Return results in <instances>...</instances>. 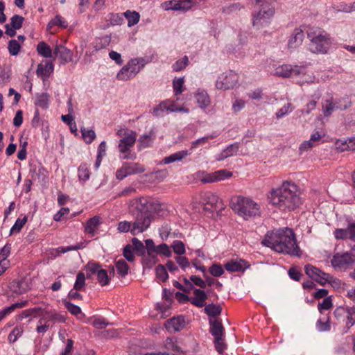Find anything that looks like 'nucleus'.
<instances>
[{
	"label": "nucleus",
	"instance_id": "31",
	"mask_svg": "<svg viewBox=\"0 0 355 355\" xmlns=\"http://www.w3.org/2000/svg\"><path fill=\"white\" fill-rule=\"evenodd\" d=\"M195 99L200 108L207 107L211 103L208 94L204 90H198L195 94Z\"/></svg>",
	"mask_w": 355,
	"mask_h": 355
},
{
	"label": "nucleus",
	"instance_id": "13",
	"mask_svg": "<svg viewBox=\"0 0 355 355\" xmlns=\"http://www.w3.org/2000/svg\"><path fill=\"white\" fill-rule=\"evenodd\" d=\"M304 70V67L282 64L275 69V75L282 78H289L292 76H298Z\"/></svg>",
	"mask_w": 355,
	"mask_h": 355
},
{
	"label": "nucleus",
	"instance_id": "60",
	"mask_svg": "<svg viewBox=\"0 0 355 355\" xmlns=\"http://www.w3.org/2000/svg\"><path fill=\"white\" fill-rule=\"evenodd\" d=\"M153 140V133L141 135L139 139V143L142 148H146Z\"/></svg>",
	"mask_w": 355,
	"mask_h": 355
},
{
	"label": "nucleus",
	"instance_id": "57",
	"mask_svg": "<svg viewBox=\"0 0 355 355\" xmlns=\"http://www.w3.org/2000/svg\"><path fill=\"white\" fill-rule=\"evenodd\" d=\"M332 307V299L327 297L323 299L322 302L318 305V310L322 312L324 310H329Z\"/></svg>",
	"mask_w": 355,
	"mask_h": 355
},
{
	"label": "nucleus",
	"instance_id": "11",
	"mask_svg": "<svg viewBox=\"0 0 355 355\" xmlns=\"http://www.w3.org/2000/svg\"><path fill=\"white\" fill-rule=\"evenodd\" d=\"M145 171V167L139 163H125L116 173L119 180H122L128 175L141 173Z\"/></svg>",
	"mask_w": 355,
	"mask_h": 355
},
{
	"label": "nucleus",
	"instance_id": "51",
	"mask_svg": "<svg viewBox=\"0 0 355 355\" xmlns=\"http://www.w3.org/2000/svg\"><path fill=\"white\" fill-rule=\"evenodd\" d=\"M21 49V45L19 43L15 40H12L8 43V51L10 55H17Z\"/></svg>",
	"mask_w": 355,
	"mask_h": 355
},
{
	"label": "nucleus",
	"instance_id": "48",
	"mask_svg": "<svg viewBox=\"0 0 355 355\" xmlns=\"http://www.w3.org/2000/svg\"><path fill=\"white\" fill-rule=\"evenodd\" d=\"M65 308L73 315L78 316L82 313L80 308L69 302L66 300L63 301Z\"/></svg>",
	"mask_w": 355,
	"mask_h": 355
},
{
	"label": "nucleus",
	"instance_id": "10",
	"mask_svg": "<svg viewBox=\"0 0 355 355\" xmlns=\"http://www.w3.org/2000/svg\"><path fill=\"white\" fill-rule=\"evenodd\" d=\"M139 60L137 58L131 60L117 74L120 80H128L135 77L140 71Z\"/></svg>",
	"mask_w": 355,
	"mask_h": 355
},
{
	"label": "nucleus",
	"instance_id": "43",
	"mask_svg": "<svg viewBox=\"0 0 355 355\" xmlns=\"http://www.w3.org/2000/svg\"><path fill=\"white\" fill-rule=\"evenodd\" d=\"M85 286V275L83 272H79L77 274L76 279L73 286L74 290L80 291Z\"/></svg>",
	"mask_w": 355,
	"mask_h": 355
},
{
	"label": "nucleus",
	"instance_id": "2",
	"mask_svg": "<svg viewBox=\"0 0 355 355\" xmlns=\"http://www.w3.org/2000/svg\"><path fill=\"white\" fill-rule=\"evenodd\" d=\"M261 243L279 253L300 255V248L296 243L295 234L290 228L268 232Z\"/></svg>",
	"mask_w": 355,
	"mask_h": 355
},
{
	"label": "nucleus",
	"instance_id": "39",
	"mask_svg": "<svg viewBox=\"0 0 355 355\" xmlns=\"http://www.w3.org/2000/svg\"><path fill=\"white\" fill-rule=\"evenodd\" d=\"M123 15L128 19V26L130 27L137 24L139 21L140 15L137 12L128 10Z\"/></svg>",
	"mask_w": 355,
	"mask_h": 355
},
{
	"label": "nucleus",
	"instance_id": "15",
	"mask_svg": "<svg viewBox=\"0 0 355 355\" xmlns=\"http://www.w3.org/2000/svg\"><path fill=\"white\" fill-rule=\"evenodd\" d=\"M220 202V198L216 193L207 191L201 194L200 203L205 210L212 211L216 208Z\"/></svg>",
	"mask_w": 355,
	"mask_h": 355
},
{
	"label": "nucleus",
	"instance_id": "3",
	"mask_svg": "<svg viewBox=\"0 0 355 355\" xmlns=\"http://www.w3.org/2000/svg\"><path fill=\"white\" fill-rule=\"evenodd\" d=\"M161 209L159 202L150 198H139L135 200V210L133 211L135 220L132 223L131 234L135 235L146 230L153 220V214Z\"/></svg>",
	"mask_w": 355,
	"mask_h": 355
},
{
	"label": "nucleus",
	"instance_id": "12",
	"mask_svg": "<svg viewBox=\"0 0 355 355\" xmlns=\"http://www.w3.org/2000/svg\"><path fill=\"white\" fill-rule=\"evenodd\" d=\"M355 262V254L348 252L335 254L331 261V266L338 270L346 268Z\"/></svg>",
	"mask_w": 355,
	"mask_h": 355
},
{
	"label": "nucleus",
	"instance_id": "4",
	"mask_svg": "<svg viewBox=\"0 0 355 355\" xmlns=\"http://www.w3.org/2000/svg\"><path fill=\"white\" fill-rule=\"evenodd\" d=\"M230 207L236 214L245 220L261 216V205L250 197L234 196L231 198Z\"/></svg>",
	"mask_w": 355,
	"mask_h": 355
},
{
	"label": "nucleus",
	"instance_id": "1",
	"mask_svg": "<svg viewBox=\"0 0 355 355\" xmlns=\"http://www.w3.org/2000/svg\"><path fill=\"white\" fill-rule=\"evenodd\" d=\"M269 204L281 211H291L302 204L297 186L291 182L272 189L268 196Z\"/></svg>",
	"mask_w": 355,
	"mask_h": 355
},
{
	"label": "nucleus",
	"instance_id": "46",
	"mask_svg": "<svg viewBox=\"0 0 355 355\" xmlns=\"http://www.w3.org/2000/svg\"><path fill=\"white\" fill-rule=\"evenodd\" d=\"M184 78H175L173 81L175 95H179L183 92Z\"/></svg>",
	"mask_w": 355,
	"mask_h": 355
},
{
	"label": "nucleus",
	"instance_id": "16",
	"mask_svg": "<svg viewBox=\"0 0 355 355\" xmlns=\"http://www.w3.org/2000/svg\"><path fill=\"white\" fill-rule=\"evenodd\" d=\"M145 243L148 256L150 259L148 261H146V264L148 268H151L157 262V255L159 254V245H155L152 239H146Z\"/></svg>",
	"mask_w": 355,
	"mask_h": 355
},
{
	"label": "nucleus",
	"instance_id": "20",
	"mask_svg": "<svg viewBox=\"0 0 355 355\" xmlns=\"http://www.w3.org/2000/svg\"><path fill=\"white\" fill-rule=\"evenodd\" d=\"M336 239H349L355 240V223H349L346 229H336L334 232Z\"/></svg>",
	"mask_w": 355,
	"mask_h": 355
},
{
	"label": "nucleus",
	"instance_id": "28",
	"mask_svg": "<svg viewBox=\"0 0 355 355\" xmlns=\"http://www.w3.org/2000/svg\"><path fill=\"white\" fill-rule=\"evenodd\" d=\"M325 284L329 283L336 291L340 293H345L347 287V284L341 280L334 277V276L328 274L326 277Z\"/></svg>",
	"mask_w": 355,
	"mask_h": 355
},
{
	"label": "nucleus",
	"instance_id": "47",
	"mask_svg": "<svg viewBox=\"0 0 355 355\" xmlns=\"http://www.w3.org/2000/svg\"><path fill=\"white\" fill-rule=\"evenodd\" d=\"M215 137H216V135H207L206 137L200 138L198 139H196V140L193 141L191 143V149L192 150L193 148H197L199 146H203L206 143H207L209 140L213 139Z\"/></svg>",
	"mask_w": 355,
	"mask_h": 355
},
{
	"label": "nucleus",
	"instance_id": "52",
	"mask_svg": "<svg viewBox=\"0 0 355 355\" xmlns=\"http://www.w3.org/2000/svg\"><path fill=\"white\" fill-rule=\"evenodd\" d=\"M156 276L162 282H165L168 276L166 268L163 265H158L155 269Z\"/></svg>",
	"mask_w": 355,
	"mask_h": 355
},
{
	"label": "nucleus",
	"instance_id": "53",
	"mask_svg": "<svg viewBox=\"0 0 355 355\" xmlns=\"http://www.w3.org/2000/svg\"><path fill=\"white\" fill-rule=\"evenodd\" d=\"M209 271L214 277H220L224 273V270L220 264L214 263L209 268Z\"/></svg>",
	"mask_w": 355,
	"mask_h": 355
},
{
	"label": "nucleus",
	"instance_id": "38",
	"mask_svg": "<svg viewBox=\"0 0 355 355\" xmlns=\"http://www.w3.org/2000/svg\"><path fill=\"white\" fill-rule=\"evenodd\" d=\"M99 225V218L97 216H95L94 218H90L86 222L85 228L86 232L88 234H94L96 230L98 227V225Z\"/></svg>",
	"mask_w": 355,
	"mask_h": 355
},
{
	"label": "nucleus",
	"instance_id": "7",
	"mask_svg": "<svg viewBox=\"0 0 355 355\" xmlns=\"http://www.w3.org/2000/svg\"><path fill=\"white\" fill-rule=\"evenodd\" d=\"M86 275L88 278L95 275L98 284L101 286L109 284L112 276L114 274V268H112L108 275L107 270L103 269L101 266L96 262H89L85 267Z\"/></svg>",
	"mask_w": 355,
	"mask_h": 355
},
{
	"label": "nucleus",
	"instance_id": "37",
	"mask_svg": "<svg viewBox=\"0 0 355 355\" xmlns=\"http://www.w3.org/2000/svg\"><path fill=\"white\" fill-rule=\"evenodd\" d=\"M238 150L239 145L237 144H231L219 155L218 160H222L228 157H231L235 155Z\"/></svg>",
	"mask_w": 355,
	"mask_h": 355
},
{
	"label": "nucleus",
	"instance_id": "64",
	"mask_svg": "<svg viewBox=\"0 0 355 355\" xmlns=\"http://www.w3.org/2000/svg\"><path fill=\"white\" fill-rule=\"evenodd\" d=\"M78 176L80 180H87L89 178V171L85 165H82L78 168Z\"/></svg>",
	"mask_w": 355,
	"mask_h": 355
},
{
	"label": "nucleus",
	"instance_id": "49",
	"mask_svg": "<svg viewBox=\"0 0 355 355\" xmlns=\"http://www.w3.org/2000/svg\"><path fill=\"white\" fill-rule=\"evenodd\" d=\"M24 332V329L21 327H15L11 333L8 335V340L10 343L15 342Z\"/></svg>",
	"mask_w": 355,
	"mask_h": 355
},
{
	"label": "nucleus",
	"instance_id": "40",
	"mask_svg": "<svg viewBox=\"0 0 355 355\" xmlns=\"http://www.w3.org/2000/svg\"><path fill=\"white\" fill-rule=\"evenodd\" d=\"M175 4V7H173L174 10H180V11H187L193 6L192 0H182V1H176V3H173Z\"/></svg>",
	"mask_w": 355,
	"mask_h": 355
},
{
	"label": "nucleus",
	"instance_id": "34",
	"mask_svg": "<svg viewBox=\"0 0 355 355\" xmlns=\"http://www.w3.org/2000/svg\"><path fill=\"white\" fill-rule=\"evenodd\" d=\"M211 329L210 331L214 336V339L218 340L222 338L223 336V327L221 322L217 320L210 321Z\"/></svg>",
	"mask_w": 355,
	"mask_h": 355
},
{
	"label": "nucleus",
	"instance_id": "33",
	"mask_svg": "<svg viewBox=\"0 0 355 355\" xmlns=\"http://www.w3.org/2000/svg\"><path fill=\"white\" fill-rule=\"evenodd\" d=\"M37 51L38 54L45 58L53 57V51L51 47L44 42H40L37 45Z\"/></svg>",
	"mask_w": 355,
	"mask_h": 355
},
{
	"label": "nucleus",
	"instance_id": "27",
	"mask_svg": "<svg viewBox=\"0 0 355 355\" xmlns=\"http://www.w3.org/2000/svg\"><path fill=\"white\" fill-rule=\"evenodd\" d=\"M55 55H59L63 63L71 61L72 53L70 50L63 46H56L53 50Z\"/></svg>",
	"mask_w": 355,
	"mask_h": 355
},
{
	"label": "nucleus",
	"instance_id": "23",
	"mask_svg": "<svg viewBox=\"0 0 355 355\" xmlns=\"http://www.w3.org/2000/svg\"><path fill=\"white\" fill-rule=\"evenodd\" d=\"M159 110H167L171 112H189L188 109H185L182 107H178L173 102L168 101L161 103L159 105L154 108L153 112L155 115H159Z\"/></svg>",
	"mask_w": 355,
	"mask_h": 355
},
{
	"label": "nucleus",
	"instance_id": "22",
	"mask_svg": "<svg viewBox=\"0 0 355 355\" xmlns=\"http://www.w3.org/2000/svg\"><path fill=\"white\" fill-rule=\"evenodd\" d=\"M304 38L303 31L301 28H295L289 38L288 47L291 50L297 49L302 44Z\"/></svg>",
	"mask_w": 355,
	"mask_h": 355
},
{
	"label": "nucleus",
	"instance_id": "6",
	"mask_svg": "<svg viewBox=\"0 0 355 355\" xmlns=\"http://www.w3.org/2000/svg\"><path fill=\"white\" fill-rule=\"evenodd\" d=\"M116 134L120 137L118 147L120 153L123 154V159H132V156L130 150V148L135 146L136 142L137 137V132L130 129L121 128L117 131Z\"/></svg>",
	"mask_w": 355,
	"mask_h": 355
},
{
	"label": "nucleus",
	"instance_id": "25",
	"mask_svg": "<svg viewBox=\"0 0 355 355\" xmlns=\"http://www.w3.org/2000/svg\"><path fill=\"white\" fill-rule=\"evenodd\" d=\"M44 318H46V321L50 324V322H59L63 323L65 322L66 318L64 315L57 313L55 310L44 309Z\"/></svg>",
	"mask_w": 355,
	"mask_h": 355
},
{
	"label": "nucleus",
	"instance_id": "45",
	"mask_svg": "<svg viewBox=\"0 0 355 355\" xmlns=\"http://www.w3.org/2000/svg\"><path fill=\"white\" fill-rule=\"evenodd\" d=\"M171 248H173V252L179 255H182L186 252L184 243L179 240L174 241L171 245Z\"/></svg>",
	"mask_w": 355,
	"mask_h": 355
},
{
	"label": "nucleus",
	"instance_id": "56",
	"mask_svg": "<svg viewBox=\"0 0 355 355\" xmlns=\"http://www.w3.org/2000/svg\"><path fill=\"white\" fill-rule=\"evenodd\" d=\"M81 132L84 140L88 144L92 143L96 137V134L92 130H86L85 128H83L81 130Z\"/></svg>",
	"mask_w": 355,
	"mask_h": 355
},
{
	"label": "nucleus",
	"instance_id": "19",
	"mask_svg": "<svg viewBox=\"0 0 355 355\" xmlns=\"http://www.w3.org/2000/svg\"><path fill=\"white\" fill-rule=\"evenodd\" d=\"M250 265L243 259L230 260L225 263L224 268L230 272H243Z\"/></svg>",
	"mask_w": 355,
	"mask_h": 355
},
{
	"label": "nucleus",
	"instance_id": "50",
	"mask_svg": "<svg viewBox=\"0 0 355 355\" xmlns=\"http://www.w3.org/2000/svg\"><path fill=\"white\" fill-rule=\"evenodd\" d=\"M132 244L133 250H135L139 255H142L144 254L146 248L143 243L140 241L137 238H133L132 239Z\"/></svg>",
	"mask_w": 355,
	"mask_h": 355
},
{
	"label": "nucleus",
	"instance_id": "26",
	"mask_svg": "<svg viewBox=\"0 0 355 355\" xmlns=\"http://www.w3.org/2000/svg\"><path fill=\"white\" fill-rule=\"evenodd\" d=\"M53 71V64L49 62H45L44 64H40L37 66L36 73L37 76L45 80L48 78Z\"/></svg>",
	"mask_w": 355,
	"mask_h": 355
},
{
	"label": "nucleus",
	"instance_id": "21",
	"mask_svg": "<svg viewBox=\"0 0 355 355\" xmlns=\"http://www.w3.org/2000/svg\"><path fill=\"white\" fill-rule=\"evenodd\" d=\"M184 325V320L181 316L169 319L164 324L166 330L171 333L181 331Z\"/></svg>",
	"mask_w": 355,
	"mask_h": 355
},
{
	"label": "nucleus",
	"instance_id": "36",
	"mask_svg": "<svg viewBox=\"0 0 355 355\" xmlns=\"http://www.w3.org/2000/svg\"><path fill=\"white\" fill-rule=\"evenodd\" d=\"M27 301H23L19 303L12 304L11 306L5 308L0 311V321L3 320L6 315L11 313L17 309H21L26 306Z\"/></svg>",
	"mask_w": 355,
	"mask_h": 355
},
{
	"label": "nucleus",
	"instance_id": "42",
	"mask_svg": "<svg viewBox=\"0 0 355 355\" xmlns=\"http://www.w3.org/2000/svg\"><path fill=\"white\" fill-rule=\"evenodd\" d=\"M116 268L117 272L121 276H125L129 270V266L123 259H119L116 261Z\"/></svg>",
	"mask_w": 355,
	"mask_h": 355
},
{
	"label": "nucleus",
	"instance_id": "8",
	"mask_svg": "<svg viewBox=\"0 0 355 355\" xmlns=\"http://www.w3.org/2000/svg\"><path fill=\"white\" fill-rule=\"evenodd\" d=\"M232 176V173L226 169H221L213 173L199 172L198 177L205 184L223 181Z\"/></svg>",
	"mask_w": 355,
	"mask_h": 355
},
{
	"label": "nucleus",
	"instance_id": "9",
	"mask_svg": "<svg viewBox=\"0 0 355 355\" xmlns=\"http://www.w3.org/2000/svg\"><path fill=\"white\" fill-rule=\"evenodd\" d=\"M239 76L232 71L221 74L216 82V87L219 89H231L238 84Z\"/></svg>",
	"mask_w": 355,
	"mask_h": 355
},
{
	"label": "nucleus",
	"instance_id": "62",
	"mask_svg": "<svg viewBox=\"0 0 355 355\" xmlns=\"http://www.w3.org/2000/svg\"><path fill=\"white\" fill-rule=\"evenodd\" d=\"M292 110V104L291 103H287L276 113V116L277 118L279 119L286 115L287 113L291 112Z\"/></svg>",
	"mask_w": 355,
	"mask_h": 355
},
{
	"label": "nucleus",
	"instance_id": "61",
	"mask_svg": "<svg viewBox=\"0 0 355 355\" xmlns=\"http://www.w3.org/2000/svg\"><path fill=\"white\" fill-rule=\"evenodd\" d=\"M133 250L132 246L130 245H127L123 249V256L128 261H133L135 259Z\"/></svg>",
	"mask_w": 355,
	"mask_h": 355
},
{
	"label": "nucleus",
	"instance_id": "14",
	"mask_svg": "<svg viewBox=\"0 0 355 355\" xmlns=\"http://www.w3.org/2000/svg\"><path fill=\"white\" fill-rule=\"evenodd\" d=\"M274 12L275 10L272 6L268 3H263L262 8L254 17L253 25L259 27L262 24L267 23V19H270L274 15Z\"/></svg>",
	"mask_w": 355,
	"mask_h": 355
},
{
	"label": "nucleus",
	"instance_id": "17",
	"mask_svg": "<svg viewBox=\"0 0 355 355\" xmlns=\"http://www.w3.org/2000/svg\"><path fill=\"white\" fill-rule=\"evenodd\" d=\"M336 316L343 315V322L347 329H349L355 324V307L345 309L343 308L337 309L335 311Z\"/></svg>",
	"mask_w": 355,
	"mask_h": 355
},
{
	"label": "nucleus",
	"instance_id": "30",
	"mask_svg": "<svg viewBox=\"0 0 355 355\" xmlns=\"http://www.w3.org/2000/svg\"><path fill=\"white\" fill-rule=\"evenodd\" d=\"M348 105L345 104L344 106H337V103H334L332 99L326 100L322 105V108L324 110V114L325 116H329L334 110H345L347 109Z\"/></svg>",
	"mask_w": 355,
	"mask_h": 355
},
{
	"label": "nucleus",
	"instance_id": "59",
	"mask_svg": "<svg viewBox=\"0 0 355 355\" xmlns=\"http://www.w3.org/2000/svg\"><path fill=\"white\" fill-rule=\"evenodd\" d=\"M132 228V223L126 220L121 221L118 224L117 230L119 232L125 233L130 232Z\"/></svg>",
	"mask_w": 355,
	"mask_h": 355
},
{
	"label": "nucleus",
	"instance_id": "58",
	"mask_svg": "<svg viewBox=\"0 0 355 355\" xmlns=\"http://www.w3.org/2000/svg\"><path fill=\"white\" fill-rule=\"evenodd\" d=\"M189 62L187 56H184L182 60H178L173 65V69L175 71H179L184 69Z\"/></svg>",
	"mask_w": 355,
	"mask_h": 355
},
{
	"label": "nucleus",
	"instance_id": "18",
	"mask_svg": "<svg viewBox=\"0 0 355 355\" xmlns=\"http://www.w3.org/2000/svg\"><path fill=\"white\" fill-rule=\"evenodd\" d=\"M305 272L309 277L313 279L321 285H325V279H327L326 277L328 273L322 272L319 268L312 265L305 266Z\"/></svg>",
	"mask_w": 355,
	"mask_h": 355
},
{
	"label": "nucleus",
	"instance_id": "41",
	"mask_svg": "<svg viewBox=\"0 0 355 355\" xmlns=\"http://www.w3.org/2000/svg\"><path fill=\"white\" fill-rule=\"evenodd\" d=\"M222 308L220 305L210 304L205 306V311L209 316L215 317L221 313Z\"/></svg>",
	"mask_w": 355,
	"mask_h": 355
},
{
	"label": "nucleus",
	"instance_id": "44",
	"mask_svg": "<svg viewBox=\"0 0 355 355\" xmlns=\"http://www.w3.org/2000/svg\"><path fill=\"white\" fill-rule=\"evenodd\" d=\"M49 327L50 324L48 322V321H46V318L42 317L38 321L36 331L38 334H44L49 330Z\"/></svg>",
	"mask_w": 355,
	"mask_h": 355
},
{
	"label": "nucleus",
	"instance_id": "35",
	"mask_svg": "<svg viewBox=\"0 0 355 355\" xmlns=\"http://www.w3.org/2000/svg\"><path fill=\"white\" fill-rule=\"evenodd\" d=\"M336 146L341 151L355 150V138L344 141L339 139L336 142Z\"/></svg>",
	"mask_w": 355,
	"mask_h": 355
},
{
	"label": "nucleus",
	"instance_id": "63",
	"mask_svg": "<svg viewBox=\"0 0 355 355\" xmlns=\"http://www.w3.org/2000/svg\"><path fill=\"white\" fill-rule=\"evenodd\" d=\"M184 286L182 285L179 282H175L174 286L176 288L183 291L184 292H189L190 290L193 288L192 284L187 279H184Z\"/></svg>",
	"mask_w": 355,
	"mask_h": 355
},
{
	"label": "nucleus",
	"instance_id": "5",
	"mask_svg": "<svg viewBox=\"0 0 355 355\" xmlns=\"http://www.w3.org/2000/svg\"><path fill=\"white\" fill-rule=\"evenodd\" d=\"M307 37L310 42L309 50L315 54H326L329 51L332 38L326 31L320 27H309Z\"/></svg>",
	"mask_w": 355,
	"mask_h": 355
},
{
	"label": "nucleus",
	"instance_id": "29",
	"mask_svg": "<svg viewBox=\"0 0 355 355\" xmlns=\"http://www.w3.org/2000/svg\"><path fill=\"white\" fill-rule=\"evenodd\" d=\"M163 348L165 350L164 352H179L180 347L178 344L176 338L168 337L163 342Z\"/></svg>",
	"mask_w": 355,
	"mask_h": 355
},
{
	"label": "nucleus",
	"instance_id": "24",
	"mask_svg": "<svg viewBox=\"0 0 355 355\" xmlns=\"http://www.w3.org/2000/svg\"><path fill=\"white\" fill-rule=\"evenodd\" d=\"M207 298V295L204 291L196 288L193 290V297H190L189 302L197 307H203Z\"/></svg>",
	"mask_w": 355,
	"mask_h": 355
},
{
	"label": "nucleus",
	"instance_id": "32",
	"mask_svg": "<svg viewBox=\"0 0 355 355\" xmlns=\"http://www.w3.org/2000/svg\"><path fill=\"white\" fill-rule=\"evenodd\" d=\"M189 155L188 150H182L175 153L171 154L168 157H164L162 163L168 164L176 161H181Z\"/></svg>",
	"mask_w": 355,
	"mask_h": 355
},
{
	"label": "nucleus",
	"instance_id": "55",
	"mask_svg": "<svg viewBox=\"0 0 355 355\" xmlns=\"http://www.w3.org/2000/svg\"><path fill=\"white\" fill-rule=\"evenodd\" d=\"M27 221V218L24 217L22 219L18 218L10 230V234L18 233L20 232L23 226Z\"/></svg>",
	"mask_w": 355,
	"mask_h": 355
},
{
	"label": "nucleus",
	"instance_id": "54",
	"mask_svg": "<svg viewBox=\"0 0 355 355\" xmlns=\"http://www.w3.org/2000/svg\"><path fill=\"white\" fill-rule=\"evenodd\" d=\"M24 18L20 15H15L11 18L10 25L15 29H19L22 26Z\"/></svg>",
	"mask_w": 355,
	"mask_h": 355
}]
</instances>
